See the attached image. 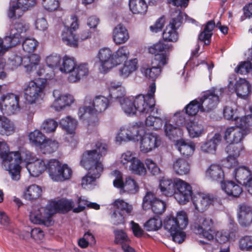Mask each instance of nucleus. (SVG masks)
<instances>
[{"label":"nucleus","mask_w":252,"mask_h":252,"mask_svg":"<svg viewBox=\"0 0 252 252\" xmlns=\"http://www.w3.org/2000/svg\"><path fill=\"white\" fill-rule=\"evenodd\" d=\"M108 146L102 141H97L94 149L85 151L82 155L81 165L89 175L99 178L104 170L102 158L107 153Z\"/></svg>","instance_id":"1"},{"label":"nucleus","mask_w":252,"mask_h":252,"mask_svg":"<svg viewBox=\"0 0 252 252\" xmlns=\"http://www.w3.org/2000/svg\"><path fill=\"white\" fill-rule=\"evenodd\" d=\"M31 156L29 151L9 152V147L3 140L0 141V157L2 159L3 168L8 171L13 180L20 178L22 160L27 161Z\"/></svg>","instance_id":"2"},{"label":"nucleus","mask_w":252,"mask_h":252,"mask_svg":"<svg viewBox=\"0 0 252 252\" xmlns=\"http://www.w3.org/2000/svg\"><path fill=\"white\" fill-rule=\"evenodd\" d=\"M235 121L237 125L226 129L224 138L228 143L242 144L241 142L249 133L248 127L252 125V117H236Z\"/></svg>","instance_id":"3"},{"label":"nucleus","mask_w":252,"mask_h":252,"mask_svg":"<svg viewBox=\"0 0 252 252\" xmlns=\"http://www.w3.org/2000/svg\"><path fill=\"white\" fill-rule=\"evenodd\" d=\"M46 80L39 78L26 83L23 88L24 96L26 102L30 104L36 103L44 94Z\"/></svg>","instance_id":"4"},{"label":"nucleus","mask_w":252,"mask_h":252,"mask_svg":"<svg viewBox=\"0 0 252 252\" xmlns=\"http://www.w3.org/2000/svg\"><path fill=\"white\" fill-rule=\"evenodd\" d=\"M47 169L51 179L55 182H63L69 179L72 174L71 169L66 164L57 159H51L47 163Z\"/></svg>","instance_id":"5"},{"label":"nucleus","mask_w":252,"mask_h":252,"mask_svg":"<svg viewBox=\"0 0 252 252\" xmlns=\"http://www.w3.org/2000/svg\"><path fill=\"white\" fill-rule=\"evenodd\" d=\"M156 92L155 84H152L147 94L138 95L135 97L136 112H139L142 114H148L153 111L155 106L154 94Z\"/></svg>","instance_id":"6"},{"label":"nucleus","mask_w":252,"mask_h":252,"mask_svg":"<svg viewBox=\"0 0 252 252\" xmlns=\"http://www.w3.org/2000/svg\"><path fill=\"white\" fill-rule=\"evenodd\" d=\"M193 229L196 233L201 235L208 240H213L216 234L213 220L203 215L196 218Z\"/></svg>","instance_id":"7"},{"label":"nucleus","mask_w":252,"mask_h":252,"mask_svg":"<svg viewBox=\"0 0 252 252\" xmlns=\"http://www.w3.org/2000/svg\"><path fill=\"white\" fill-rule=\"evenodd\" d=\"M29 28V25L20 21L10 26L9 35L3 39V48H11L20 43L21 33L26 32Z\"/></svg>","instance_id":"8"},{"label":"nucleus","mask_w":252,"mask_h":252,"mask_svg":"<svg viewBox=\"0 0 252 252\" xmlns=\"http://www.w3.org/2000/svg\"><path fill=\"white\" fill-rule=\"evenodd\" d=\"M183 19V14L180 10H175L172 13L169 24L163 32V38L165 41L175 42L177 40L178 35L177 30L181 26Z\"/></svg>","instance_id":"9"},{"label":"nucleus","mask_w":252,"mask_h":252,"mask_svg":"<svg viewBox=\"0 0 252 252\" xmlns=\"http://www.w3.org/2000/svg\"><path fill=\"white\" fill-rule=\"evenodd\" d=\"M222 93V89H213L205 92L198 99L201 104V112H210L215 109Z\"/></svg>","instance_id":"10"},{"label":"nucleus","mask_w":252,"mask_h":252,"mask_svg":"<svg viewBox=\"0 0 252 252\" xmlns=\"http://www.w3.org/2000/svg\"><path fill=\"white\" fill-rule=\"evenodd\" d=\"M111 176L115 178L113 181L114 187L122 189L124 191L129 193H135L138 191V186L135 181L131 177H126L124 183L122 174L119 171H113L111 173Z\"/></svg>","instance_id":"11"},{"label":"nucleus","mask_w":252,"mask_h":252,"mask_svg":"<svg viewBox=\"0 0 252 252\" xmlns=\"http://www.w3.org/2000/svg\"><path fill=\"white\" fill-rule=\"evenodd\" d=\"M192 190L191 186L180 179H176V189L174 193L175 199L180 204H185L192 198Z\"/></svg>","instance_id":"12"},{"label":"nucleus","mask_w":252,"mask_h":252,"mask_svg":"<svg viewBox=\"0 0 252 252\" xmlns=\"http://www.w3.org/2000/svg\"><path fill=\"white\" fill-rule=\"evenodd\" d=\"M139 149L143 153H148L158 147L161 144V139L157 134L144 133L139 138Z\"/></svg>","instance_id":"13"},{"label":"nucleus","mask_w":252,"mask_h":252,"mask_svg":"<svg viewBox=\"0 0 252 252\" xmlns=\"http://www.w3.org/2000/svg\"><path fill=\"white\" fill-rule=\"evenodd\" d=\"M19 96L12 93L3 94L0 99V109L3 113L13 114L19 109Z\"/></svg>","instance_id":"14"},{"label":"nucleus","mask_w":252,"mask_h":252,"mask_svg":"<svg viewBox=\"0 0 252 252\" xmlns=\"http://www.w3.org/2000/svg\"><path fill=\"white\" fill-rule=\"evenodd\" d=\"M96 58L98 60L100 67L105 71L116 66L114 60V52L108 47L100 48L97 54Z\"/></svg>","instance_id":"15"},{"label":"nucleus","mask_w":252,"mask_h":252,"mask_svg":"<svg viewBox=\"0 0 252 252\" xmlns=\"http://www.w3.org/2000/svg\"><path fill=\"white\" fill-rule=\"evenodd\" d=\"M52 216L48 206L46 209L34 210L32 211L30 215V220L33 223L43 224L48 226L53 223L51 219Z\"/></svg>","instance_id":"16"},{"label":"nucleus","mask_w":252,"mask_h":252,"mask_svg":"<svg viewBox=\"0 0 252 252\" xmlns=\"http://www.w3.org/2000/svg\"><path fill=\"white\" fill-rule=\"evenodd\" d=\"M85 103L86 104H89V112L94 114L104 111L108 106L109 100L105 96L97 95L92 100L89 97H86Z\"/></svg>","instance_id":"17"},{"label":"nucleus","mask_w":252,"mask_h":252,"mask_svg":"<svg viewBox=\"0 0 252 252\" xmlns=\"http://www.w3.org/2000/svg\"><path fill=\"white\" fill-rule=\"evenodd\" d=\"M214 198L212 196L202 193H195L192 197V202L196 210L203 212L206 210L213 202Z\"/></svg>","instance_id":"18"},{"label":"nucleus","mask_w":252,"mask_h":252,"mask_svg":"<svg viewBox=\"0 0 252 252\" xmlns=\"http://www.w3.org/2000/svg\"><path fill=\"white\" fill-rule=\"evenodd\" d=\"M48 206L52 215L57 212H67L71 210L73 211L74 208V202L71 200L66 199L52 201Z\"/></svg>","instance_id":"19"},{"label":"nucleus","mask_w":252,"mask_h":252,"mask_svg":"<svg viewBox=\"0 0 252 252\" xmlns=\"http://www.w3.org/2000/svg\"><path fill=\"white\" fill-rule=\"evenodd\" d=\"M113 41L116 45L126 43L129 38V34L127 29L123 24L117 25L112 32Z\"/></svg>","instance_id":"20"},{"label":"nucleus","mask_w":252,"mask_h":252,"mask_svg":"<svg viewBox=\"0 0 252 252\" xmlns=\"http://www.w3.org/2000/svg\"><path fill=\"white\" fill-rule=\"evenodd\" d=\"M30 155L31 154L30 153ZM32 155L29 157L30 159L25 161L28 162L26 167L31 176L32 177H38L41 175L46 169H47V164L44 160L38 159L33 162H30ZM25 161V160H23Z\"/></svg>","instance_id":"21"},{"label":"nucleus","mask_w":252,"mask_h":252,"mask_svg":"<svg viewBox=\"0 0 252 252\" xmlns=\"http://www.w3.org/2000/svg\"><path fill=\"white\" fill-rule=\"evenodd\" d=\"M238 221L242 226L247 227L252 223V208L246 205H241L237 214Z\"/></svg>","instance_id":"22"},{"label":"nucleus","mask_w":252,"mask_h":252,"mask_svg":"<svg viewBox=\"0 0 252 252\" xmlns=\"http://www.w3.org/2000/svg\"><path fill=\"white\" fill-rule=\"evenodd\" d=\"M172 168L174 173L179 176L188 175L190 171V165L189 162L182 158L173 160Z\"/></svg>","instance_id":"23"},{"label":"nucleus","mask_w":252,"mask_h":252,"mask_svg":"<svg viewBox=\"0 0 252 252\" xmlns=\"http://www.w3.org/2000/svg\"><path fill=\"white\" fill-rule=\"evenodd\" d=\"M89 72V69L87 63L76 64L72 74L68 77V81L70 83L78 82L83 77L88 75Z\"/></svg>","instance_id":"24"},{"label":"nucleus","mask_w":252,"mask_h":252,"mask_svg":"<svg viewBox=\"0 0 252 252\" xmlns=\"http://www.w3.org/2000/svg\"><path fill=\"white\" fill-rule=\"evenodd\" d=\"M233 174L237 182L245 187L249 182L252 180L250 170L244 166L235 168Z\"/></svg>","instance_id":"25"},{"label":"nucleus","mask_w":252,"mask_h":252,"mask_svg":"<svg viewBox=\"0 0 252 252\" xmlns=\"http://www.w3.org/2000/svg\"><path fill=\"white\" fill-rule=\"evenodd\" d=\"M207 178L213 181L222 182L224 174L222 167L217 164H212L206 171Z\"/></svg>","instance_id":"26"},{"label":"nucleus","mask_w":252,"mask_h":252,"mask_svg":"<svg viewBox=\"0 0 252 252\" xmlns=\"http://www.w3.org/2000/svg\"><path fill=\"white\" fill-rule=\"evenodd\" d=\"M186 128L189 136L197 138L204 134L205 130L202 123L195 120L187 122Z\"/></svg>","instance_id":"27"},{"label":"nucleus","mask_w":252,"mask_h":252,"mask_svg":"<svg viewBox=\"0 0 252 252\" xmlns=\"http://www.w3.org/2000/svg\"><path fill=\"white\" fill-rule=\"evenodd\" d=\"M175 222L173 220H168L164 224V228L170 232L172 240L176 243L181 244L183 243L186 238V234L181 229H176L173 227Z\"/></svg>","instance_id":"28"},{"label":"nucleus","mask_w":252,"mask_h":252,"mask_svg":"<svg viewBox=\"0 0 252 252\" xmlns=\"http://www.w3.org/2000/svg\"><path fill=\"white\" fill-rule=\"evenodd\" d=\"M159 188L162 194L167 196L174 195L176 189V180L163 177L159 181Z\"/></svg>","instance_id":"29"},{"label":"nucleus","mask_w":252,"mask_h":252,"mask_svg":"<svg viewBox=\"0 0 252 252\" xmlns=\"http://www.w3.org/2000/svg\"><path fill=\"white\" fill-rule=\"evenodd\" d=\"M116 97L119 99L122 108L126 114L130 116L136 114L135 98L125 97L124 95H117Z\"/></svg>","instance_id":"30"},{"label":"nucleus","mask_w":252,"mask_h":252,"mask_svg":"<svg viewBox=\"0 0 252 252\" xmlns=\"http://www.w3.org/2000/svg\"><path fill=\"white\" fill-rule=\"evenodd\" d=\"M138 68V61L136 59L126 61L119 69L120 76L123 78H127Z\"/></svg>","instance_id":"31"},{"label":"nucleus","mask_w":252,"mask_h":252,"mask_svg":"<svg viewBox=\"0 0 252 252\" xmlns=\"http://www.w3.org/2000/svg\"><path fill=\"white\" fill-rule=\"evenodd\" d=\"M221 140V136L219 133H216L209 140L205 142L201 146V150L204 153L214 154L216 151L218 145Z\"/></svg>","instance_id":"32"},{"label":"nucleus","mask_w":252,"mask_h":252,"mask_svg":"<svg viewBox=\"0 0 252 252\" xmlns=\"http://www.w3.org/2000/svg\"><path fill=\"white\" fill-rule=\"evenodd\" d=\"M169 220H173L175 224H173V227L176 229H183L186 227L188 224V218L187 213L181 211L177 213L175 218L172 216L167 217L164 221V224Z\"/></svg>","instance_id":"33"},{"label":"nucleus","mask_w":252,"mask_h":252,"mask_svg":"<svg viewBox=\"0 0 252 252\" xmlns=\"http://www.w3.org/2000/svg\"><path fill=\"white\" fill-rule=\"evenodd\" d=\"M221 189L228 196L237 197L242 192V188L232 181H227L221 183Z\"/></svg>","instance_id":"34"},{"label":"nucleus","mask_w":252,"mask_h":252,"mask_svg":"<svg viewBox=\"0 0 252 252\" xmlns=\"http://www.w3.org/2000/svg\"><path fill=\"white\" fill-rule=\"evenodd\" d=\"M21 61V64L26 69L27 72H31L36 68L40 61V57L37 54H31L24 56L21 59L18 58Z\"/></svg>","instance_id":"35"},{"label":"nucleus","mask_w":252,"mask_h":252,"mask_svg":"<svg viewBox=\"0 0 252 252\" xmlns=\"http://www.w3.org/2000/svg\"><path fill=\"white\" fill-rule=\"evenodd\" d=\"M251 85L245 79L240 78L235 83V91L237 95L241 98H244L251 92Z\"/></svg>","instance_id":"36"},{"label":"nucleus","mask_w":252,"mask_h":252,"mask_svg":"<svg viewBox=\"0 0 252 252\" xmlns=\"http://www.w3.org/2000/svg\"><path fill=\"white\" fill-rule=\"evenodd\" d=\"M244 147L242 144H236L230 143L225 148V151L229 157V160L231 161L234 164L236 163V158L240 156L241 152L243 151Z\"/></svg>","instance_id":"37"},{"label":"nucleus","mask_w":252,"mask_h":252,"mask_svg":"<svg viewBox=\"0 0 252 252\" xmlns=\"http://www.w3.org/2000/svg\"><path fill=\"white\" fill-rule=\"evenodd\" d=\"M42 189L38 185L33 184L27 188L24 193V198L28 200L33 201L41 196Z\"/></svg>","instance_id":"38"},{"label":"nucleus","mask_w":252,"mask_h":252,"mask_svg":"<svg viewBox=\"0 0 252 252\" xmlns=\"http://www.w3.org/2000/svg\"><path fill=\"white\" fill-rule=\"evenodd\" d=\"M129 6L135 14L144 15L147 11L148 5L144 0H129Z\"/></svg>","instance_id":"39"},{"label":"nucleus","mask_w":252,"mask_h":252,"mask_svg":"<svg viewBox=\"0 0 252 252\" xmlns=\"http://www.w3.org/2000/svg\"><path fill=\"white\" fill-rule=\"evenodd\" d=\"M15 131V126L12 122L5 117L0 116V134L10 135Z\"/></svg>","instance_id":"40"},{"label":"nucleus","mask_w":252,"mask_h":252,"mask_svg":"<svg viewBox=\"0 0 252 252\" xmlns=\"http://www.w3.org/2000/svg\"><path fill=\"white\" fill-rule=\"evenodd\" d=\"M215 24L213 21L207 22L203 31L198 35V39L204 41L205 44L208 45L210 43V39L212 35V31L214 29Z\"/></svg>","instance_id":"41"},{"label":"nucleus","mask_w":252,"mask_h":252,"mask_svg":"<svg viewBox=\"0 0 252 252\" xmlns=\"http://www.w3.org/2000/svg\"><path fill=\"white\" fill-rule=\"evenodd\" d=\"M76 64V62L73 57L65 56L63 60L62 63L60 65V70L65 73L72 74Z\"/></svg>","instance_id":"42"},{"label":"nucleus","mask_w":252,"mask_h":252,"mask_svg":"<svg viewBox=\"0 0 252 252\" xmlns=\"http://www.w3.org/2000/svg\"><path fill=\"white\" fill-rule=\"evenodd\" d=\"M178 144V150L183 156L189 158L193 155L195 149V145L193 142L180 141Z\"/></svg>","instance_id":"43"},{"label":"nucleus","mask_w":252,"mask_h":252,"mask_svg":"<svg viewBox=\"0 0 252 252\" xmlns=\"http://www.w3.org/2000/svg\"><path fill=\"white\" fill-rule=\"evenodd\" d=\"M129 55V50L126 46L123 45L119 47L115 52H114V60L116 62V66L127 60Z\"/></svg>","instance_id":"44"},{"label":"nucleus","mask_w":252,"mask_h":252,"mask_svg":"<svg viewBox=\"0 0 252 252\" xmlns=\"http://www.w3.org/2000/svg\"><path fill=\"white\" fill-rule=\"evenodd\" d=\"M62 37L63 41L66 45L72 47L77 46L78 39L69 27H65L63 31Z\"/></svg>","instance_id":"45"},{"label":"nucleus","mask_w":252,"mask_h":252,"mask_svg":"<svg viewBox=\"0 0 252 252\" xmlns=\"http://www.w3.org/2000/svg\"><path fill=\"white\" fill-rule=\"evenodd\" d=\"M128 128L133 140H139L140 137L145 133V130L141 122H135L129 124Z\"/></svg>","instance_id":"46"},{"label":"nucleus","mask_w":252,"mask_h":252,"mask_svg":"<svg viewBox=\"0 0 252 252\" xmlns=\"http://www.w3.org/2000/svg\"><path fill=\"white\" fill-rule=\"evenodd\" d=\"M29 139L31 144L36 146L42 147L45 140V135L39 130L35 129L31 132L29 135Z\"/></svg>","instance_id":"47"},{"label":"nucleus","mask_w":252,"mask_h":252,"mask_svg":"<svg viewBox=\"0 0 252 252\" xmlns=\"http://www.w3.org/2000/svg\"><path fill=\"white\" fill-rule=\"evenodd\" d=\"M24 11L18 6L17 3H10L7 10V16L10 19L15 20L20 18L24 14Z\"/></svg>","instance_id":"48"},{"label":"nucleus","mask_w":252,"mask_h":252,"mask_svg":"<svg viewBox=\"0 0 252 252\" xmlns=\"http://www.w3.org/2000/svg\"><path fill=\"white\" fill-rule=\"evenodd\" d=\"M129 169L135 174L144 175L146 173L143 163L137 158L130 163Z\"/></svg>","instance_id":"49"},{"label":"nucleus","mask_w":252,"mask_h":252,"mask_svg":"<svg viewBox=\"0 0 252 252\" xmlns=\"http://www.w3.org/2000/svg\"><path fill=\"white\" fill-rule=\"evenodd\" d=\"M60 125L68 133L72 134L77 126V121L70 117L67 116L61 120Z\"/></svg>","instance_id":"50"},{"label":"nucleus","mask_w":252,"mask_h":252,"mask_svg":"<svg viewBox=\"0 0 252 252\" xmlns=\"http://www.w3.org/2000/svg\"><path fill=\"white\" fill-rule=\"evenodd\" d=\"M172 48L171 44L165 43L163 41H159L153 46L149 48V53L152 54L156 55L159 54V52L168 51Z\"/></svg>","instance_id":"51"},{"label":"nucleus","mask_w":252,"mask_h":252,"mask_svg":"<svg viewBox=\"0 0 252 252\" xmlns=\"http://www.w3.org/2000/svg\"><path fill=\"white\" fill-rule=\"evenodd\" d=\"M162 226V221L158 216L151 218L144 224V228L147 231H156Z\"/></svg>","instance_id":"52"},{"label":"nucleus","mask_w":252,"mask_h":252,"mask_svg":"<svg viewBox=\"0 0 252 252\" xmlns=\"http://www.w3.org/2000/svg\"><path fill=\"white\" fill-rule=\"evenodd\" d=\"M169 54L166 52L157 54L155 55L154 58L151 62V64L154 66H157L161 69V67L168 63Z\"/></svg>","instance_id":"53"},{"label":"nucleus","mask_w":252,"mask_h":252,"mask_svg":"<svg viewBox=\"0 0 252 252\" xmlns=\"http://www.w3.org/2000/svg\"><path fill=\"white\" fill-rule=\"evenodd\" d=\"M201 107L200 100L198 98L194 99L186 106V113L189 115L194 116L199 110L201 111Z\"/></svg>","instance_id":"54"},{"label":"nucleus","mask_w":252,"mask_h":252,"mask_svg":"<svg viewBox=\"0 0 252 252\" xmlns=\"http://www.w3.org/2000/svg\"><path fill=\"white\" fill-rule=\"evenodd\" d=\"M116 139L117 141L120 142L133 140L127 125L121 127Z\"/></svg>","instance_id":"55"},{"label":"nucleus","mask_w":252,"mask_h":252,"mask_svg":"<svg viewBox=\"0 0 252 252\" xmlns=\"http://www.w3.org/2000/svg\"><path fill=\"white\" fill-rule=\"evenodd\" d=\"M113 205L117 210H118L119 211V210H121L128 214H130L133 210L132 205L129 204L123 199H116L114 202Z\"/></svg>","instance_id":"56"},{"label":"nucleus","mask_w":252,"mask_h":252,"mask_svg":"<svg viewBox=\"0 0 252 252\" xmlns=\"http://www.w3.org/2000/svg\"><path fill=\"white\" fill-rule=\"evenodd\" d=\"M170 122L175 125L179 128L180 127L187 125L186 114L183 112L176 113L171 118Z\"/></svg>","instance_id":"57"},{"label":"nucleus","mask_w":252,"mask_h":252,"mask_svg":"<svg viewBox=\"0 0 252 252\" xmlns=\"http://www.w3.org/2000/svg\"><path fill=\"white\" fill-rule=\"evenodd\" d=\"M38 45V42L33 38H26L22 44L23 50L27 53L33 52Z\"/></svg>","instance_id":"58"},{"label":"nucleus","mask_w":252,"mask_h":252,"mask_svg":"<svg viewBox=\"0 0 252 252\" xmlns=\"http://www.w3.org/2000/svg\"><path fill=\"white\" fill-rule=\"evenodd\" d=\"M115 236V242L117 244L121 245L123 248V245H127L129 242V239L126 234L122 230H116L114 231Z\"/></svg>","instance_id":"59"},{"label":"nucleus","mask_w":252,"mask_h":252,"mask_svg":"<svg viewBox=\"0 0 252 252\" xmlns=\"http://www.w3.org/2000/svg\"><path fill=\"white\" fill-rule=\"evenodd\" d=\"M236 112V106L234 103H231L230 105L226 106L223 109V116L225 119L230 120H234L235 118H239L235 116Z\"/></svg>","instance_id":"60"},{"label":"nucleus","mask_w":252,"mask_h":252,"mask_svg":"<svg viewBox=\"0 0 252 252\" xmlns=\"http://www.w3.org/2000/svg\"><path fill=\"white\" fill-rule=\"evenodd\" d=\"M61 61V57L58 54H51L46 58L45 62L48 67L54 69L57 67Z\"/></svg>","instance_id":"61"},{"label":"nucleus","mask_w":252,"mask_h":252,"mask_svg":"<svg viewBox=\"0 0 252 252\" xmlns=\"http://www.w3.org/2000/svg\"><path fill=\"white\" fill-rule=\"evenodd\" d=\"M58 126V123L53 119L45 121L41 126V128L46 133L54 132Z\"/></svg>","instance_id":"62"},{"label":"nucleus","mask_w":252,"mask_h":252,"mask_svg":"<svg viewBox=\"0 0 252 252\" xmlns=\"http://www.w3.org/2000/svg\"><path fill=\"white\" fill-rule=\"evenodd\" d=\"M53 94L54 96L56 98L52 104V107L55 110L59 111L66 107L62 100V95H59L58 91H54Z\"/></svg>","instance_id":"63"},{"label":"nucleus","mask_w":252,"mask_h":252,"mask_svg":"<svg viewBox=\"0 0 252 252\" xmlns=\"http://www.w3.org/2000/svg\"><path fill=\"white\" fill-rule=\"evenodd\" d=\"M240 248L244 251H250L252 249V236H246L242 238L239 242Z\"/></svg>","instance_id":"64"}]
</instances>
